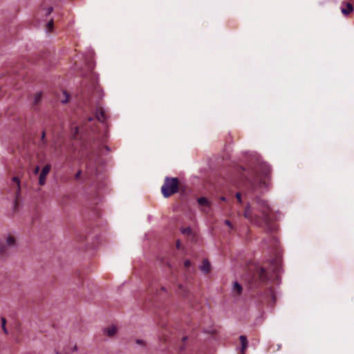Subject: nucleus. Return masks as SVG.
<instances>
[{
    "label": "nucleus",
    "instance_id": "obj_27",
    "mask_svg": "<svg viewBox=\"0 0 354 354\" xmlns=\"http://www.w3.org/2000/svg\"><path fill=\"white\" fill-rule=\"evenodd\" d=\"M81 174H82V171L81 170L77 171V172L75 175V178L79 179L80 178Z\"/></svg>",
    "mask_w": 354,
    "mask_h": 354
},
{
    "label": "nucleus",
    "instance_id": "obj_9",
    "mask_svg": "<svg viewBox=\"0 0 354 354\" xmlns=\"http://www.w3.org/2000/svg\"><path fill=\"white\" fill-rule=\"evenodd\" d=\"M95 118L97 120H99L100 122H105L106 120V115H105V113L102 107L100 106H97L96 111H95Z\"/></svg>",
    "mask_w": 354,
    "mask_h": 354
},
{
    "label": "nucleus",
    "instance_id": "obj_35",
    "mask_svg": "<svg viewBox=\"0 0 354 354\" xmlns=\"http://www.w3.org/2000/svg\"><path fill=\"white\" fill-rule=\"evenodd\" d=\"M104 149L107 151H110V148L108 147V146H104Z\"/></svg>",
    "mask_w": 354,
    "mask_h": 354
},
{
    "label": "nucleus",
    "instance_id": "obj_40",
    "mask_svg": "<svg viewBox=\"0 0 354 354\" xmlns=\"http://www.w3.org/2000/svg\"><path fill=\"white\" fill-rule=\"evenodd\" d=\"M161 290H163V291H166V289H165V287H162V288H161Z\"/></svg>",
    "mask_w": 354,
    "mask_h": 354
},
{
    "label": "nucleus",
    "instance_id": "obj_14",
    "mask_svg": "<svg viewBox=\"0 0 354 354\" xmlns=\"http://www.w3.org/2000/svg\"><path fill=\"white\" fill-rule=\"evenodd\" d=\"M239 339L241 344V351L243 354L248 347V342L247 339V337L245 335H241Z\"/></svg>",
    "mask_w": 354,
    "mask_h": 354
},
{
    "label": "nucleus",
    "instance_id": "obj_39",
    "mask_svg": "<svg viewBox=\"0 0 354 354\" xmlns=\"http://www.w3.org/2000/svg\"><path fill=\"white\" fill-rule=\"evenodd\" d=\"M68 101V99L66 98L65 100L62 101V103H66Z\"/></svg>",
    "mask_w": 354,
    "mask_h": 354
},
{
    "label": "nucleus",
    "instance_id": "obj_12",
    "mask_svg": "<svg viewBox=\"0 0 354 354\" xmlns=\"http://www.w3.org/2000/svg\"><path fill=\"white\" fill-rule=\"evenodd\" d=\"M12 181L16 183L17 185V190L16 192V198L15 200V208H16V207L17 205V200H18V198L20 196V191H21L20 180H19V178L18 177L14 176L12 178Z\"/></svg>",
    "mask_w": 354,
    "mask_h": 354
},
{
    "label": "nucleus",
    "instance_id": "obj_16",
    "mask_svg": "<svg viewBox=\"0 0 354 354\" xmlns=\"http://www.w3.org/2000/svg\"><path fill=\"white\" fill-rule=\"evenodd\" d=\"M95 94L98 95V100L96 102V103H97V106H100V102L102 100V98L104 97L103 91L101 90L100 88H96L95 91Z\"/></svg>",
    "mask_w": 354,
    "mask_h": 354
},
{
    "label": "nucleus",
    "instance_id": "obj_33",
    "mask_svg": "<svg viewBox=\"0 0 354 354\" xmlns=\"http://www.w3.org/2000/svg\"><path fill=\"white\" fill-rule=\"evenodd\" d=\"M220 200L222 201H226V198L225 196H221V197H220Z\"/></svg>",
    "mask_w": 354,
    "mask_h": 354
},
{
    "label": "nucleus",
    "instance_id": "obj_18",
    "mask_svg": "<svg viewBox=\"0 0 354 354\" xmlns=\"http://www.w3.org/2000/svg\"><path fill=\"white\" fill-rule=\"evenodd\" d=\"M54 26V21L53 19H50L46 25V31L47 32H49L52 31Z\"/></svg>",
    "mask_w": 354,
    "mask_h": 354
},
{
    "label": "nucleus",
    "instance_id": "obj_29",
    "mask_svg": "<svg viewBox=\"0 0 354 354\" xmlns=\"http://www.w3.org/2000/svg\"><path fill=\"white\" fill-rule=\"evenodd\" d=\"M225 223L228 225L229 227H232V223L229 220H225Z\"/></svg>",
    "mask_w": 354,
    "mask_h": 354
},
{
    "label": "nucleus",
    "instance_id": "obj_20",
    "mask_svg": "<svg viewBox=\"0 0 354 354\" xmlns=\"http://www.w3.org/2000/svg\"><path fill=\"white\" fill-rule=\"evenodd\" d=\"M1 321L2 329H3V332H4V333L7 335L8 333V330H7L6 326V319L5 317H1Z\"/></svg>",
    "mask_w": 354,
    "mask_h": 354
},
{
    "label": "nucleus",
    "instance_id": "obj_5",
    "mask_svg": "<svg viewBox=\"0 0 354 354\" xmlns=\"http://www.w3.org/2000/svg\"><path fill=\"white\" fill-rule=\"evenodd\" d=\"M243 216L254 224L255 217L258 216L257 214H253L250 204L249 203H247V205L245 207Z\"/></svg>",
    "mask_w": 354,
    "mask_h": 354
},
{
    "label": "nucleus",
    "instance_id": "obj_32",
    "mask_svg": "<svg viewBox=\"0 0 354 354\" xmlns=\"http://www.w3.org/2000/svg\"><path fill=\"white\" fill-rule=\"evenodd\" d=\"M251 185H252V189L254 192L255 189H256V185H255V184L254 183H252Z\"/></svg>",
    "mask_w": 354,
    "mask_h": 354
},
{
    "label": "nucleus",
    "instance_id": "obj_36",
    "mask_svg": "<svg viewBox=\"0 0 354 354\" xmlns=\"http://www.w3.org/2000/svg\"><path fill=\"white\" fill-rule=\"evenodd\" d=\"M73 351H77V346L76 345H75V346H74V347L73 348Z\"/></svg>",
    "mask_w": 354,
    "mask_h": 354
},
{
    "label": "nucleus",
    "instance_id": "obj_38",
    "mask_svg": "<svg viewBox=\"0 0 354 354\" xmlns=\"http://www.w3.org/2000/svg\"><path fill=\"white\" fill-rule=\"evenodd\" d=\"M93 120V118H91V117H90V118H88V121H92Z\"/></svg>",
    "mask_w": 354,
    "mask_h": 354
},
{
    "label": "nucleus",
    "instance_id": "obj_41",
    "mask_svg": "<svg viewBox=\"0 0 354 354\" xmlns=\"http://www.w3.org/2000/svg\"><path fill=\"white\" fill-rule=\"evenodd\" d=\"M178 288L181 289V288H183V286L181 284H179Z\"/></svg>",
    "mask_w": 354,
    "mask_h": 354
},
{
    "label": "nucleus",
    "instance_id": "obj_23",
    "mask_svg": "<svg viewBox=\"0 0 354 354\" xmlns=\"http://www.w3.org/2000/svg\"><path fill=\"white\" fill-rule=\"evenodd\" d=\"M53 11V8L52 6H50L48 7L46 10V14L45 15L46 16H48L49 15H50L52 13V12Z\"/></svg>",
    "mask_w": 354,
    "mask_h": 354
},
{
    "label": "nucleus",
    "instance_id": "obj_22",
    "mask_svg": "<svg viewBox=\"0 0 354 354\" xmlns=\"http://www.w3.org/2000/svg\"><path fill=\"white\" fill-rule=\"evenodd\" d=\"M41 140L44 145H46L47 143V141L46 140V132L45 131H43L41 136Z\"/></svg>",
    "mask_w": 354,
    "mask_h": 354
},
{
    "label": "nucleus",
    "instance_id": "obj_2",
    "mask_svg": "<svg viewBox=\"0 0 354 354\" xmlns=\"http://www.w3.org/2000/svg\"><path fill=\"white\" fill-rule=\"evenodd\" d=\"M179 180L178 178L166 177L161 187L162 195L168 198L178 192Z\"/></svg>",
    "mask_w": 354,
    "mask_h": 354
},
{
    "label": "nucleus",
    "instance_id": "obj_42",
    "mask_svg": "<svg viewBox=\"0 0 354 354\" xmlns=\"http://www.w3.org/2000/svg\"><path fill=\"white\" fill-rule=\"evenodd\" d=\"M56 354H60V353H59L58 352H57V353H56Z\"/></svg>",
    "mask_w": 354,
    "mask_h": 354
},
{
    "label": "nucleus",
    "instance_id": "obj_3",
    "mask_svg": "<svg viewBox=\"0 0 354 354\" xmlns=\"http://www.w3.org/2000/svg\"><path fill=\"white\" fill-rule=\"evenodd\" d=\"M258 172L261 176H263L259 180V187H264L266 189L268 190L270 186V183L267 181V180H270V167L265 162L260 163L258 167Z\"/></svg>",
    "mask_w": 354,
    "mask_h": 354
},
{
    "label": "nucleus",
    "instance_id": "obj_4",
    "mask_svg": "<svg viewBox=\"0 0 354 354\" xmlns=\"http://www.w3.org/2000/svg\"><path fill=\"white\" fill-rule=\"evenodd\" d=\"M16 239L12 235H8L4 239H0V258L9 255V249L15 247Z\"/></svg>",
    "mask_w": 354,
    "mask_h": 354
},
{
    "label": "nucleus",
    "instance_id": "obj_28",
    "mask_svg": "<svg viewBox=\"0 0 354 354\" xmlns=\"http://www.w3.org/2000/svg\"><path fill=\"white\" fill-rule=\"evenodd\" d=\"M136 344H138L144 345V342H143V340H142V339H137L136 340Z\"/></svg>",
    "mask_w": 354,
    "mask_h": 354
},
{
    "label": "nucleus",
    "instance_id": "obj_19",
    "mask_svg": "<svg viewBox=\"0 0 354 354\" xmlns=\"http://www.w3.org/2000/svg\"><path fill=\"white\" fill-rule=\"evenodd\" d=\"M41 99V93H37L34 97V104L36 105L39 103Z\"/></svg>",
    "mask_w": 354,
    "mask_h": 354
},
{
    "label": "nucleus",
    "instance_id": "obj_37",
    "mask_svg": "<svg viewBox=\"0 0 354 354\" xmlns=\"http://www.w3.org/2000/svg\"><path fill=\"white\" fill-rule=\"evenodd\" d=\"M184 349H185V347H184V346H180V351H183Z\"/></svg>",
    "mask_w": 354,
    "mask_h": 354
},
{
    "label": "nucleus",
    "instance_id": "obj_24",
    "mask_svg": "<svg viewBox=\"0 0 354 354\" xmlns=\"http://www.w3.org/2000/svg\"><path fill=\"white\" fill-rule=\"evenodd\" d=\"M236 198L238 201L239 203H242V199H241V195L239 192H237L236 194Z\"/></svg>",
    "mask_w": 354,
    "mask_h": 354
},
{
    "label": "nucleus",
    "instance_id": "obj_6",
    "mask_svg": "<svg viewBox=\"0 0 354 354\" xmlns=\"http://www.w3.org/2000/svg\"><path fill=\"white\" fill-rule=\"evenodd\" d=\"M256 276L261 283L267 282L270 279L266 270L263 268H259L257 270Z\"/></svg>",
    "mask_w": 354,
    "mask_h": 354
},
{
    "label": "nucleus",
    "instance_id": "obj_31",
    "mask_svg": "<svg viewBox=\"0 0 354 354\" xmlns=\"http://www.w3.org/2000/svg\"><path fill=\"white\" fill-rule=\"evenodd\" d=\"M180 240H178V241H176V248H177L178 249H179V248H180Z\"/></svg>",
    "mask_w": 354,
    "mask_h": 354
},
{
    "label": "nucleus",
    "instance_id": "obj_26",
    "mask_svg": "<svg viewBox=\"0 0 354 354\" xmlns=\"http://www.w3.org/2000/svg\"><path fill=\"white\" fill-rule=\"evenodd\" d=\"M184 266L186 268H189L191 266V261L189 260H185L184 262Z\"/></svg>",
    "mask_w": 354,
    "mask_h": 354
},
{
    "label": "nucleus",
    "instance_id": "obj_7",
    "mask_svg": "<svg viewBox=\"0 0 354 354\" xmlns=\"http://www.w3.org/2000/svg\"><path fill=\"white\" fill-rule=\"evenodd\" d=\"M50 170V165H46L41 169V171L39 174V184L40 185H44L46 183V178L47 174L49 173Z\"/></svg>",
    "mask_w": 354,
    "mask_h": 354
},
{
    "label": "nucleus",
    "instance_id": "obj_17",
    "mask_svg": "<svg viewBox=\"0 0 354 354\" xmlns=\"http://www.w3.org/2000/svg\"><path fill=\"white\" fill-rule=\"evenodd\" d=\"M268 293L270 295V296L272 297V306H274L275 304L276 301H277V297H276L275 292H274V290L272 288H270L268 290Z\"/></svg>",
    "mask_w": 354,
    "mask_h": 354
},
{
    "label": "nucleus",
    "instance_id": "obj_25",
    "mask_svg": "<svg viewBox=\"0 0 354 354\" xmlns=\"http://www.w3.org/2000/svg\"><path fill=\"white\" fill-rule=\"evenodd\" d=\"M79 133V128L76 127L74 129V132L73 134V138H75L76 136Z\"/></svg>",
    "mask_w": 354,
    "mask_h": 354
},
{
    "label": "nucleus",
    "instance_id": "obj_10",
    "mask_svg": "<svg viewBox=\"0 0 354 354\" xmlns=\"http://www.w3.org/2000/svg\"><path fill=\"white\" fill-rule=\"evenodd\" d=\"M103 333L109 337H113L117 333V327L112 325L109 327L103 328Z\"/></svg>",
    "mask_w": 354,
    "mask_h": 354
},
{
    "label": "nucleus",
    "instance_id": "obj_21",
    "mask_svg": "<svg viewBox=\"0 0 354 354\" xmlns=\"http://www.w3.org/2000/svg\"><path fill=\"white\" fill-rule=\"evenodd\" d=\"M180 232L183 234L189 235L192 234V228L190 227H184L180 230Z\"/></svg>",
    "mask_w": 354,
    "mask_h": 354
},
{
    "label": "nucleus",
    "instance_id": "obj_1",
    "mask_svg": "<svg viewBox=\"0 0 354 354\" xmlns=\"http://www.w3.org/2000/svg\"><path fill=\"white\" fill-rule=\"evenodd\" d=\"M254 202L256 204L257 211L260 214L258 216L255 217L254 224L263 227L267 233L275 232L277 230V226L274 223L271 215L272 209L268 201L261 198L259 196H255Z\"/></svg>",
    "mask_w": 354,
    "mask_h": 354
},
{
    "label": "nucleus",
    "instance_id": "obj_15",
    "mask_svg": "<svg viewBox=\"0 0 354 354\" xmlns=\"http://www.w3.org/2000/svg\"><path fill=\"white\" fill-rule=\"evenodd\" d=\"M197 202L201 206H207V207L209 206V202L205 197L198 198L197 199Z\"/></svg>",
    "mask_w": 354,
    "mask_h": 354
},
{
    "label": "nucleus",
    "instance_id": "obj_13",
    "mask_svg": "<svg viewBox=\"0 0 354 354\" xmlns=\"http://www.w3.org/2000/svg\"><path fill=\"white\" fill-rule=\"evenodd\" d=\"M242 292V286L238 281H234L232 286V292L236 294L237 296H240Z\"/></svg>",
    "mask_w": 354,
    "mask_h": 354
},
{
    "label": "nucleus",
    "instance_id": "obj_8",
    "mask_svg": "<svg viewBox=\"0 0 354 354\" xmlns=\"http://www.w3.org/2000/svg\"><path fill=\"white\" fill-rule=\"evenodd\" d=\"M354 10L353 5L349 2H342L341 12L344 16H348Z\"/></svg>",
    "mask_w": 354,
    "mask_h": 354
},
{
    "label": "nucleus",
    "instance_id": "obj_11",
    "mask_svg": "<svg viewBox=\"0 0 354 354\" xmlns=\"http://www.w3.org/2000/svg\"><path fill=\"white\" fill-rule=\"evenodd\" d=\"M200 269L205 274H208L211 270V264L209 261L206 259H203L202 264L200 266Z\"/></svg>",
    "mask_w": 354,
    "mask_h": 354
},
{
    "label": "nucleus",
    "instance_id": "obj_34",
    "mask_svg": "<svg viewBox=\"0 0 354 354\" xmlns=\"http://www.w3.org/2000/svg\"><path fill=\"white\" fill-rule=\"evenodd\" d=\"M187 339H188V337H187V336H185V337H183L182 338V340H183V342H185V341H187Z\"/></svg>",
    "mask_w": 354,
    "mask_h": 354
},
{
    "label": "nucleus",
    "instance_id": "obj_30",
    "mask_svg": "<svg viewBox=\"0 0 354 354\" xmlns=\"http://www.w3.org/2000/svg\"><path fill=\"white\" fill-rule=\"evenodd\" d=\"M39 171V166H37V167L35 168V169H34V173H35V174H38Z\"/></svg>",
    "mask_w": 354,
    "mask_h": 354
}]
</instances>
